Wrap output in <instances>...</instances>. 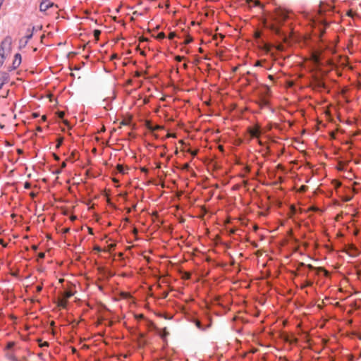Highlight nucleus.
I'll return each mask as SVG.
<instances>
[{
    "label": "nucleus",
    "mask_w": 361,
    "mask_h": 361,
    "mask_svg": "<svg viewBox=\"0 0 361 361\" xmlns=\"http://www.w3.org/2000/svg\"><path fill=\"white\" fill-rule=\"evenodd\" d=\"M165 37H166V36L164 32H159L157 36V39H163Z\"/></svg>",
    "instance_id": "obj_11"
},
{
    "label": "nucleus",
    "mask_w": 361,
    "mask_h": 361,
    "mask_svg": "<svg viewBox=\"0 0 361 361\" xmlns=\"http://www.w3.org/2000/svg\"><path fill=\"white\" fill-rule=\"evenodd\" d=\"M94 34H95V35H99V34H100V31H99V30H95V31H94Z\"/></svg>",
    "instance_id": "obj_25"
},
{
    "label": "nucleus",
    "mask_w": 361,
    "mask_h": 361,
    "mask_svg": "<svg viewBox=\"0 0 361 361\" xmlns=\"http://www.w3.org/2000/svg\"><path fill=\"white\" fill-rule=\"evenodd\" d=\"M69 231H70V228H64L63 229V233H64V234L68 233Z\"/></svg>",
    "instance_id": "obj_21"
},
{
    "label": "nucleus",
    "mask_w": 361,
    "mask_h": 361,
    "mask_svg": "<svg viewBox=\"0 0 361 361\" xmlns=\"http://www.w3.org/2000/svg\"><path fill=\"white\" fill-rule=\"evenodd\" d=\"M54 6V3L51 2L49 0H43L39 5V11L42 12H45L48 10V8Z\"/></svg>",
    "instance_id": "obj_3"
},
{
    "label": "nucleus",
    "mask_w": 361,
    "mask_h": 361,
    "mask_svg": "<svg viewBox=\"0 0 361 361\" xmlns=\"http://www.w3.org/2000/svg\"><path fill=\"white\" fill-rule=\"evenodd\" d=\"M288 18V13L286 11L279 9L276 11L275 19L277 23H281Z\"/></svg>",
    "instance_id": "obj_2"
},
{
    "label": "nucleus",
    "mask_w": 361,
    "mask_h": 361,
    "mask_svg": "<svg viewBox=\"0 0 361 361\" xmlns=\"http://www.w3.org/2000/svg\"><path fill=\"white\" fill-rule=\"evenodd\" d=\"M62 142H63V140H62V139H61V140L59 141V142H58V144H57L56 147H60V145L62 144Z\"/></svg>",
    "instance_id": "obj_24"
},
{
    "label": "nucleus",
    "mask_w": 361,
    "mask_h": 361,
    "mask_svg": "<svg viewBox=\"0 0 361 361\" xmlns=\"http://www.w3.org/2000/svg\"><path fill=\"white\" fill-rule=\"evenodd\" d=\"M249 132H250V135L252 137L258 138L261 135V130H260L259 128H258V127L251 128Z\"/></svg>",
    "instance_id": "obj_4"
},
{
    "label": "nucleus",
    "mask_w": 361,
    "mask_h": 361,
    "mask_svg": "<svg viewBox=\"0 0 361 361\" xmlns=\"http://www.w3.org/2000/svg\"><path fill=\"white\" fill-rule=\"evenodd\" d=\"M183 59H184V56H176L175 57L176 61L178 62H180L181 61L183 60Z\"/></svg>",
    "instance_id": "obj_16"
},
{
    "label": "nucleus",
    "mask_w": 361,
    "mask_h": 361,
    "mask_svg": "<svg viewBox=\"0 0 361 361\" xmlns=\"http://www.w3.org/2000/svg\"><path fill=\"white\" fill-rule=\"evenodd\" d=\"M18 361H21V360H18Z\"/></svg>",
    "instance_id": "obj_30"
},
{
    "label": "nucleus",
    "mask_w": 361,
    "mask_h": 361,
    "mask_svg": "<svg viewBox=\"0 0 361 361\" xmlns=\"http://www.w3.org/2000/svg\"><path fill=\"white\" fill-rule=\"evenodd\" d=\"M135 317L137 320H140V319H144V315L143 314H137L135 316Z\"/></svg>",
    "instance_id": "obj_20"
},
{
    "label": "nucleus",
    "mask_w": 361,
    "mask_h": 361,
    "mask_svg": "<svg viewBox=\"0 0 361 361\" xmlns=\"http://www.w3.org/2000/svg\"><path fill=\"white\" fill-rule=\"evenodd\" d=\"M6 357L11 361H18V359L16 357V356L13 353H11V352L7 353L6 354Z\"/></svg>",
    "instance_id": "obj_6"
},
{
    "label": "nucleus",
    "mask_w": 361,
    "mask_h": 361,
    "mask_svg": "<svg viewBox=\"0 0 361 361\" xmlns=\"http://www.w3.org/2000/svg\"><path fill=\"white\" fill-rule=\"evenodd\" d=\"M281 47H282L281 45H279L278 49H281Z\"/></svg>",
    "instance_id": "obj_27"
},
{
    "label": "nucleus",
    "mask_w": 361,
    "mask_h": 361,
    "mask_svg": "<svg viewBox=\"0 0 361 361\" xmlns=\"http://www.w3.org/2000/svg\"><path fill=\"white\" fill-rule=\"evenodd\" d=\"M117 169H118V171L121 173H124V169H123V167L121 166V165H118L117 166Z\"/></svg>",
    "instance_id": "obj_17"
},
{
    "label": "nucleus",
    "mask_w": 361,
    "mask_h": 361,
    "mask_svg": "<svg viewBox=\"0 0 361 361\" xmlns=\"http://www.w3.org/2000/svg\"><path fill=\"white\" fill-rule=\"evenodd\" d=\"M195 324H196L197 327L199 329H200V330H204V328L202 326V324H201V322L200 321H197Z\"/></svg>",
    "instance_id": "obj_12"
},
{
    "label": "nucleus",
    "mask_w": 361,
    "mask_h": 361,
    "mask_svg": "<svg viewBox=\"0 0 361 361\" xmlns=\"http://www.w3.org/2000/svg\"><path fill=\"white\" fill-rule=\"evenodd\" d=\"M31 186H32V185H31V183H30V182H27H27H25V183H24V188H25V189H30V188H31Z\"/></svg>",
    "instance_id": "obj_15"
},
{
    "label": "nucleus",
    "mask_w": 361,
    "mask_h": 361,
    "mask_svg": "<svg viewBox=\"0 0 361 361\" xmlns=\"http://www.w3.org/2000/svg\"><path fill=\"white\" fill-rule=\"evenodd\" d=\"M309 268L313 269V267L312 265H309Z\"/></svg>",
    "instance_id": "obj_26"
},
{
    "label": "nucleus",
    "mask_w": 361,
    "mask_h": 361,
    "mask_svg": "<svg viewBox=\"0 0 361 361\" xmlns=\"http://www.w3.org/2000/svg\"><path fill=\"white\" fill-rule=\"evenodd\" d=\"M43 287H42V285H38L36 286V292L37 293H39L42 291Z\"/></svg>",
    "instance_id": "obj_18"
},
{
    "label": "nucleus",
    "mask_w": 361,
    "mask_h": 361,
    "mask_svg": "<svg viewBox=\"0 0 361 361\" xmlns=\"http://www.w3.org/2000/svg\"><path fill=\"white\" fill-rule=\"evenodd\" d=\"M175 36V34L173 32H171L169 37V39H173Z\"/></svg>",
    "instance_id": "obj_23"
},
{
    "label": "nucleus",
    "mask_w": 361,
    "mask_h": 361,
    "mask_svg": "<svg viewBox=\"0 0 361 361\" xmlns=\"http://www.w3.org/2000/svg\"><path fill=\"white\" fill-rule=\"evenodd\" d=\"M62 166L64 167L66 166V163H63Z\"/></svg>",
    "instance_id": "obj_28"
},
{
    "label": "nucleus",
    "mask_w": 361,
    "mask_h": 361,
    "mask_svg": "<svg viewBox=\"0 0 361 361\" xmlns=\"http://www.w3.org/2000/svg\"><path fill=\"white\" fill-rule=\"evenodd\" d=\"M312 285V282L310 281H307L305 282L304 285L302 286V288H304L307 286H311Z\"/></svg>",
    "instance_id": "obj_13"
},
{
    "label": "nucleus",
    "mask_w": 361,
    "mask_h": 361,
    "mask_svg": "<svg viewBox=\"0 0 361 361\" xmlns=\"http://www.w3.org/2000/svg\"><path fill=\"white\" fill-rule=\"evenodd\" d=\"M169 335V332L166 331V329L164 328L163 329V332L160 334L161 337L162 338H164L165 337H166L167 336Z\"/></svg>",
    "instance_id": "obj_10"
},
{
    "label": "nucleus",
    "mask_w": 361,
    "mask_h": 361,
    "mask_svg": "<svg viewBox=\"0 0 361 361\" xmlns=\"http://www.w3.org/2000/svg\"><path fill=\"white\" fill-rule=\"evenodd\" d=\"M27 40L25 41V44H27V41L32 37V33H30L29 35L25 36Z\"/></svg>",
    "instance_id": "obj_19"
},
{
    "label": "nucleus",
    "mask_w": 361,
    "mask_h": 361,
    "mask_svg": "<svg viewBox=\"0 0 361 361\" xmlns=\"http://www.w3.org/2000/svg\"><path fill=\"white\" fill-rule=\"evenodd\" d=\"M38 257L39 258L43 259L45 257V254L44 252H39V255H38Z\"/></svg>",
    "instance_id": "obj_22"
},
{
    "label": "nucleus",
    "mask_w": 361,
    "mask_h": 361,
    "mask_svg": "<svg viewBox=\"0 0 361 361\" xmlns=\"http://www.w3.org/2000/svg\"><path fill=\"white\" fill-rule=\"evenodd\" d=\"M15 345V343L13 342V341H11V342H8L6 346V350H11L13 348V346Z\"/></svg>",
    "instance_id": "obj_9"
},
{
    "label": "nucleus",
    "mask_w": 361,
    "mask_h": 361,
    "mask_svg": "<svg viewBox=\"0 0 361 361\" xmlns=\"http://www.w3.org/2000/svg\"><path fill=\"white\" fill-rule=\"evenodd\" d=\"M7 78H8V75L6 73H4V76H3V81L0 82V89L2 88L4 84L6 82L7 80Z\"/></svg>",
    "instance_id": "obj_8"
},
{
    "label": "nucleus",
    "mask_w": 361,
    "mask_h": 361,
    "mask_svg": "<svg viewBox=\"0 0 361 361\" xmlns=\"http://www.w3.org/2000/svg\"><path fill=\"white\" fill-rule=\"evenodd\" d=\"M0 243L2 244L3 243V240H0Z\"/></svg>",
    "instance_id": "obj_29"
},
{
    "label": "nucleus",
    "mask_w": 361,
    "mask_h": 361,
    "mask_svg": "<svg viewBox=\"0 0 361 361\" xmlns=\"http://www.w3.org/2000/svg\"><path fill=\"white\" fill-rule=\"evenodd\" d=\"M49 343L47 341H42V340H39V345L41 348L48 347Z\"/></svg>",
    "instance_id": "obj_7"
},
{
    "label": "nucleus",
    "mask_w": 361,
    "mask_h": 361,
    "mask_svg": "<svg viewBox=\"0 0 361 361\" xmlns=\"http://www.w3.org/2000/svg\"><path fill=\"white\" fill-rule=\"evenodd\" d=\"M192 42V38L191 37H188L185 39V42L184 43L185 44H188L190 43H191Z\"/></svg>",
    "instance_id": "obj_14"
},
{
    "label": "nucleus",
    "mask_w": 361,
    "mask_h": 361,
    "mask_svg": "<svg viewBox=\"0 0 361 361\" xmlns=\"http://www.w3.org/2000/svg\"><path fill=\"white\" fill-rule=\"evenodd\" d=\"M11 44L12 38L10 36H6L1 42L0 46V65L3 63L5 52L11 50Z\"/></svg>",
    "instance_id": "obj_1"
},
{
    "label": "nucleus",
    "mask_w": 361,
    "mask_h": 361,
    "mask_svg": "<svg viewBox=\"0 0 361 361\" xmlns=\"http://www.w3.org/2000/svg\"><path fill=\"white\" fill-rule=\"evenodd\" d=\"M21 63V55L20 54H16L14 56V60L13 62V66L14 68H18Z\"/></svg>",
    "instance_id": "obj_5"
}]
</instances>
